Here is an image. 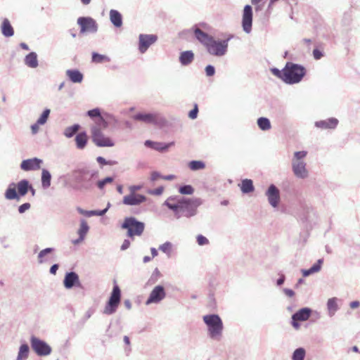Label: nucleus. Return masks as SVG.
Here are the masks:
<instances>
[{
  "mask_svg": "<svg viewBox=\"0 0 360 360\" xmlns=\"http://www.w3.org/2000/svg\"><path fill=\"white\" fill-rule=\"evenodd\" d=\"M202 204L200 198H186L184 197H169L164 205L173 211L174 216L191 217L196 214L198 207Z\"/></svg>",
  "mask_w": 360,
  "mask_h": 360,
  "instance_id": "nucleus-1",
  "label": "nucleus"
},
{
  "mask_svg": "<svg viewBox=\"0 0 360 360\" xmlns=\"http://www.w3.org/2000/svg\"><path fill=\"white\" fill-rule=\"evenodd\" d=\"M105 120H100L98 124H94L91 127V137L93 143L98 147H112L115 145L113 140L105 136L102 130L108 127Z\"/></svg>",
  "mask_w": 360,
  "mask_h": 360,
  "instance_id": "nucleus-2",
  "label": "nucleus"
},
{
  "mask_svg": "<svg viewBox=\"0 0 360 360\" xmlns=\"http://www.w3.org/2000/svg\"><path fill=\"white\" fill-rule=\"evenodd\" d=\"M305 75V69L299 65L287 63L283 68V82L295 84L301 81Z\"/></svg>",
  "mask_w": 360,
  "mask_h": 360,
  "instance_id": "nucleus-3",
  "label": "nucleus"
},
{
  "mask_svg": "<svg viewBox=\"0 0 360 360\" xmlns=\"http://www.w3.org/2000/svg\"><path fill=\"white\" fill-rule=\"evenodd\" d=\"M203 321L207 326L210 336L212 338L219 339L222 334L223 322L217 314L205 315Z\"/></svg>",
  "mask_w": 360,
  "mask_h": 360,
  "instance_id": "nucleus-4",
  "label": "nucleus"
},
{
  "mask_svg": "<svg viewBox=\"0 0 360 360\" xmlns=\"http://www.w3.org/2000/svg\"><path fill=\"white\" fill-rule=\"evenodd\" d=\"M29 182L27 180H22L15 184L9 186L6 191L5 196L8 200L18 199V195L24 196L29 190Z\"/></svg>",
  "mask_w": 360,
  "mask_h": 360,
  "instance_id": "nucleus-5",
  "label": "nucleus"
},
{
  "mask_svg": "<svg viewBox=\"0 0 360 360\" xmlns=\"http://www.w3.org/2000/svg\"><path fill=\"white\" fill-rule=\"evenodd\" d=\"M121 290L117 285H115L112 288L109 300L105 304L103 314L110 315L114 314L120 303Z\"/></svg>",
  "mask_w": 360,
  "mask_h": 360,
  "instance_id": "nucleus-6",
  "label": "nucleus"
},
{
  "mask_svg": "<svg viewBox=\"0 0 360 360\" xmlns=\"http://www.w3.org/2000/svg\"><path fill=\"white\" fill-rule=\"evenodd\" d=\"M122 228L127 229L128 236L132 238L134 236H140L142 234L144 230V224L142 222L136 221L134 217H129L124 219Z\"/></svg>",
  "mask_w": 360,
  "mask_h": 360,
  "instance_id": "nucleus-7",
  "label": "nucleus"
},
{
  "mask_svg": "<svg viewBox=\"0 0 360 360\" xmlns=\"http://www.w3.org/2000/svg\"><path fill=\"white\" fill-rule=\"evenodd\" d=\"M227 41H215L213 37L207 44L206 48L210 54L215 56H222L226 51Z\"/></svg>",
  "mask_w": 360,
  "mask_h": 360,
  "instance_id": "nucleus-8",
  "label": "nucleus"
},
{
  "mask_svg": "<svg viewBox=\"0 0 360 360\" xmlns=\"http://www.w3.org/2000/svg\"><path fill=\"white\" fill-rule=\"evenodd\" d=\"M129 194L124 195L122 199V203L129 206H137L144 203L147 200V197L144 195L129 191Z\"/></svg>",
  "mask_w": 360,
  "mask_h": 360,
  "instance_id": "nucleus-9",
  "label": "nucleus"
},
{
  "mask_svg": "<svg viewBox=\"0 0 360 360\" xmlns=\"http://www.w3.org/2000/svg\"><path fill=\"white\" fill-rule=\"evenodd\" d=\"M77 23L81 27V33L96 32L97 31V23L95 20L90 17H80L77 19Z\"/></svg>",
  "mask_w": 360,
  "mask_h": 360,
  "instance_id": "nucleus-10",
  "label": "nucleus"
},
{
  "mask_svg": "<svg viewBox=\"0 0 360 360\" xmlns=\"http://www.w3.org/2000/svg\"><path fill=\"white\" fill-rule=\"evenodd\" d=\"M31 345L33 350L39 356L48 355L51 352V347L46 342L35 337L31 338Z\"/></svg>",
  "mask_w": 360,
  "mask_h": 360,
  "instance_id": "nucleus-11",
  "label": "nucleus"
},
{
  "mask_svg": "<svg viewBox=\"0 0 360 360\" xmlns=\"http://www.w3.org/2000/svg\"><path fill=\"white\" fill-rule=\"evenodd\" d=\"M139 39V49L141 53H143L158 40V37L155 34H140Z\"/></svg>",
  "mask_w": 360,
  "mask_h": 360,
  "instance_id": "nucleus-12",
  "label": "nucleus"
},
{
  "mask_svg": "<svg viewBox=\"0 0 360 360\" xmlns=\"http://www.w3.org/2000/svg\"><path fill=\"white\" fill-rule=\"evenodd\" d=\"M252 9L250 5H246L244 7L243 13L242 26L243 30L250 33L252 30Z\"/></svg>",
  "mask_w": 360,
  "mask_h": 360,
  "instance_id": "nucleus-13",
  "label": "nucleus"
},
{
  "mask_svg": "<svg viewBox=\"0 0 360 360\" xmlns=\"http://www.w3.org/2000/svg\"><path fill=\"white\" fill-rule=\"evenodd\" d=\"M165 295L166 293L164 287L162 285H157L151 291L146 303V304L158 303L163 300Z\"/></svg>",
  "mask_w": 360,
  "mask_h": 360,
  "instance_id": "nucleus-14",
  "label": "nucleus"
},
{
  "mask_svg": "<svg viewBox=\"0 0 360 360\" xmlns=\"http://www.w3.org/2000/svg\"><path fill=\"white\" fill-rule=\"evenodd\" d=\"M311 315V310L307 308H303L292 315V325L295 329L300 328L298 321H307Z\"/></svg>",
  "mask_w": 360,
  "mask_h": 360,
  "instance_id": "nucleus-15",
  "label": "nucleus"
},
{
  "mask_svg": "<svg viewBox=\"0 0 360 360\" xmlns=\"http://www.w3.org/2000/svg\"><path fill=\"white\" fill-rule=\"evenodd\" d=\"M266 195L269 204L272 207H276L278 205L280 202V192L274 185L272 184L269 187L266 192Z\"/></svg>",
  "mask_w": 360,
  "mask_h": 360,
  "instance_id": "nucleus-16",
  "label": "nucleus"
},
{
  "mask_svg": "<svg viewBox=\"0 0 360 360\" xmlns=\"http://www.w3.org/2000/svg\"><path fill=\"white\" fill-rule=\"evenodd\" d=\"M42 160L34 158L23 160L20 164V168L24 171L37 170L40 169Z\"/></svg>",
  "mask_w": 360,
  "mask_h": 360,
  "instance_id": "nucleus-17",
  "label": "nucleus"
},
{
  "mask_svg": "<svg viewBox=\"0 0 360 360\" xmlns=\"http://www.w3.org/2000/svg\"><path fill=\"white\" fill-rule=\"evenodd\" d=\"M292 170L298 178L304 179L308 176L306 163L304 161L292 162Z\"/></svg>",
  "mask_w": 360,
  "mask_h": 360,
  "instance_id": "nucleus-18",
  "label": "nucleus"
},
{
  "mask_svg": "<svg viewBox=\"0 0 360 360\" xmlns=\"http://www.w3.org/2000/svg\"><path fill=\"white\" fill-rule=\"evenodd\" d=\"M63 283L65 287L68 289L71 288L74 285L82 287L81 283L79 280V276L75 272L68 273L65 276Z\"/></svg>",
  "mask_w": 360,
  "mask_h": 360,
  "instance_id": "nucleus-19",
  "label": "nucleus"
},
{
  "mask_svg": "<svg viewBox=\"0 0 360 360\" xmlns=\"http://www.w3.org/2000/svg\"><path fill=\"white\" fill-rule=\"evenodd\" d=\"M134 119L139 121H142L147 124H156L158 121V116L156 114H143L139 113L134 116Z\"/></svg>",
  "mask_w": 360,
  "mask_h": 360,
  "instance_id": "nucleus-20",
  "label": "nucleus"
},
{
  "mask_svg": "<svg viewBox=\"0 0 360 360\" xmlns=\"http://www.w3.org/2000/svg\"><path fill=\"white\" fill-rule=\"evenodd\" d=\"M174 145V142H170L169 143H164L161 142H155L150 140L145 141V146L151 148L154 150L163 152L166 151L170 146Z\"/></svg>",
  "mask_w": 360,
  "mask_h": 360,
  "instance_id": "nucleus-21",
  "label": "nucleus"
},
{
  "mask_svg": "<svg viewBox=\"0 0 360 360\" xmlns=\"http://www.w3.org/2000/svg\"><path fill=\"white\" fill-rule=\"evenodd\" d=\"M338 124V120L336 118H329L326 120H321L316 122L315 125L321 129H335Z\"/></svg>",
  "mask_w": 360,
  "mask_h": 360,
  "instance_id": "nucleus-22",
  "label": "nucleus"
},
{
  "mask_svg": "<svg viewBox=\"0 0 360 360\" xmlns=\"http://www.w3.org/2000/svg\"><path fill=\"white\" fill-rule=\"evenodd\" d=\"M195 37L205 46L211 41L212 37L202 32L200 29L196 27L194 29Z\"/></svg>",
  "mask_w": 360,
  "mask_h": 360,
  "instance_id": "nucleus-23",
  "label": "nucleus"
},
{
  "mask_svg": "<svg viewBox=\"0 0 360 360\" xmlns=\"http://www.w3.org/2000/svg\"><path fill=\"white\" fill-rule=\"evenodd\" d=\"M76 146L78 149H84L88 142V136L85 131L77 134L75 136Z\"/></svg>",
  "mask_w": 360,
  "mask_h": 360,
  "instance_id": "nucleus-24",
  "label": "nucleus"
},
{
  "mask_svg": "<svg viewBox=\"0 0 360 360\" xmlns=\"http://www.w3.org/2000/svg\"><path fill=\"white\" fill-rule=\"evenodd\" d=\"M66 75L74 83H80L83 79V75L77 70H68Z\"/></svg>",
  "mask_w": 360,
  "mask_h": 360,
  "instance_id": "nucleus-25",
  "label": "nucleus"
},
{
  "mask_svg": "<svg viewBox=\"0 0 360 360\" xmlns=\"http://www.w3.org/2000/svg\"><path fill=\"white\" fill-rule=\"evenodd\" d=\"M1 30L2 34L5 37H9L14 34L13 28L7 18L4 19L1 24Z\"/></svg>",
  "mask_w": 360,
  "mask_h": 360,
  "instance_id": "nucleus-26",
  "label": "nucleus"
},
{
  "mask_svg": "<svg viewBox=\"0 0 360 360\" xmlns=\"http://www.w3.org/2000/svg\"><path fill=\"white\" fill-rule=\"evenodd\" d=\"M110 19L115 27H120L122 25V15L117 11L111 10L110 11Z\"/></svg>",
  "mask_w": 360,
  "mask_h": 360,
  "instance_id": "nucleus-27",
  "label": "nucleus"
},
{
  "mask_svg": "<svg viewBox=\"0 0 360 360\" xmlns=\"http://www.w3.org/2000/svg\"><path fill=\"white\" fill-rule=\"evenodd\" d=\"M194 59V54L191 51H184L179 56L180 63L183 65L190 64Z\"/></svg>",
  "mask_w": 360,
  "mask_h": 360,
  "instance_id": "nucleus-28",
  "label": "nucleus"
},
{
  "mask_svg": "<svg viewBox=\"0 0 360 360\" xmlns=\"http://www.w3.org/2000/svg\"><path fill=\"white\" fill-rule=\"evenodd\" d=\"M239 186L243 193H248L254 191L253 183L250 179L243 180Z\"/></svg>",
  "mask_w": 360,
  "mask_h": 360,
  "instance_id": "nucleus-29",
  "label": "nucleus"
},
{
  "mask_svg": "<svg viewBox=\"0 0 360 360\" xmlns=\"http://www.w3.org/2000/svg\"><path fill=\"white\" fill-rule=\"evenodd\" d=\"M25 64L30 68H36L38 65L37 54L34 52L29 53L25 59Z\"/></svg>",
  "mask_w": 360,
  "mask_h": 360,
  "instance_id": "nucleus-30",
  "label": "nucleus"
},
{
  "mask_svg": "<svg viewBox=\"0 0 360 360\" xmlns=\"http://www.w3.org/2000/svg\"><path fill=\"white\" fill-rule=\"evenodd\" d=\"M322 264V260H318L317 263L314 264L309 269H302V273L303 276L306 277L309 276L311 274L318 272L321 269V266Z\"/></svg>",
  "mask_w": 360,
  "mask_h": 360,
  "instance_id": "nucleus-31",
  "label": "nucleus"
},
{
  "mask_svg": "<svg viewBox=\"0 0 360 360\" xmlns=\"http://www.w3.org/2000/svg\"><path fill=\"white\" fill-rule=\"evenodd\" d=\"M87 115L91 117L95 118L94 120V124H98L100 122L101 119L105 120L101 115L100 110L98 108H95L93 110H90L87 112Z\"/></svg>",
  "mask_w": 360,
  "mask_h": 360,
  "instance_id": "nucleus-32",
  "label": "nucleus"
},
{
  "mask_svg": "<svg viewBox=\"0 0 360 360\" xmlns=\"http://www.w3.org/2000/svg\"><path fill=\"white\" fill-rule=\"evenodd\" d=\"M51 176L49 171L43 169L41 172V184L44 188H48L51 185Z\"/></svg>",
  "mask_w": 360,
  "mask_h": 360,
  "instance_id": "nucleus-33",
  "label": "nucleus"
},
{
  "mask_svg": "<svg viewBox=\"0 0 360 360\" xmlns=\"http://www.w3.org/2000/svg\"><path fill=\"white\" fill-rule=\"evenodd\" d=\"M79 129L80 126L77 124L68 127L65 129L64 135L68 138H70L73 136Z\"/></svg>",
  "mask_w": 360,
  "mask_h": 360,
  "instance_id": "nucleus-34",
  "label": "nucleus"
},
{
  "mask_svg": "<svg viewBox=\"0 0 360 360\" xmlns=\"http://www.w3.org/2000/svg\"><path fill=\"white\" fill-rule=\"evenodd\" d=\"M110 61V58L105 55H101L97 53H93L92 54V62L96 63H101L104 62Z\"/></svg>",
  "mask_w": 360,
  "mask_h": 360,
  "instance_id": "nucleus-35",
  "label": "nucleus"
},
{
  "mask_svg": "<svg viewBox=\"0 0 360 360\" xmlns=\"http://www.w3.org/2000/svg\"><path fill=\"white\" fill-rule=\"evenodd\" d=\"M29 354V347L27 345H22L20 347L18 360H22L23 359H26L28 356Z\"/></svg>",
  "mask_w": 360,
  "mask_h": 360,
  "instance_id": "nucleus-36",
  "label": "nucleus"
},
{
  "mask_svg": "<svg viewBox=\"0 0 360 360\" xmlns=\"http://www.w3.org/2000/svg\"><path fill=\"white\" fill-rule=\"evenodd\" d=\"M259 127L262 130H268L271 128L269 120L265 117H260L257 120Z\"/></svg>",
  "mask_w": 360,
  "mask_h": 360,
  "instance_id": "nucleus-37",
  "label": "nucleus"
},
{
  "mask_svg": "<svg viewBox=\"0 0 360 360\" xmlns=\"http://www.w3.org/2000/svg\"><path fill=\"white\" fill-rule=\"evenodd\" d=\"M189 168L191 170H198L204 169L205 165L202 161L193 160L189 162Z\"/></svg>",
  "mask_w": 360,
  "mask_h": 360,
  "instance_id": "nucleus-38",
  "label": "nucleus"
},
{
  "mask_svg": "<svg viewBox=\"0 0 360 360\" xmlns=\"http://www.w3.org/2000/svg\"><path fill=\"white\" fill-rule=\"evenodd\" d=\"M305 356V350L303 348L295 349L292 355V360H304Z\"/></svg>",
  "mask_w": 360,
  "mask_h": 360,
  "instance_id": "nucleus-39",
  "label": "nucleus"
},
{
  "mask_svg": "<svg viewBox=\"0 0 360 360\" xmlns=\"http://www.w3.org/2000/svg\"><path fill=\"white\" fill-rule=\"evenodd\" d=\"M88 230H89V226H88L87 223L84 220H82L81 222V224H80V227L78 231V233H79L81 239H83V238L87 233Z\"/></svg>",
  "mask_w": 360,
  "mask_h": 360,
  "instance_id": "nucleus-40",
  "label": "nucleus"
},
{
  "mask_svg": "<svg viewBox=\"0 0 360 360\" xmlns=\"http://www.w3.org/2000/svg\"><path fill=\"white\" fill-rule=\"evenodd\" d=\"M328 310L334 313L338 309L337 300L336 298L329 299L327 303Z\"/></svg>",
  "mask_w": 360,
  "mask_h": 360,
  "instance_id": "nucleus-41",
  "label": "nucleus"
},
{
  "mask_svg": "<svg viewBox=\"0 0 360 360\" xmlns=\"http://www.w3.org/2000/svg\"><path fill=\"white\" fill-rule=\"evenodd\" d=\"M194 192L193 188L190 185L181 186L179 193L183 195H191Z\"/></svg>",
  "mask_w": 360,
  "mask_h": 360,
  "instance_id": "nucleus-42",
  "label": "nucleus"
},
{
  "mask_svg": "<svg viewBox=\"0 0 360 360\" xmlns=\"http://www.w3.org/2000/svg\"><path fill=\"white\" fill-rule=\"evenodd\" d=\"M49 114H50V110L46 109L43 112V113L41 114L40 117L38 119V120H37L38 123H39L41 125L45 124L48 120Z\"/></svg>",
  "mask_w": 360,
  "mask_h": 360,
  "instance_id": "nucleus-43",
  "label": "nucleus"
},
{
  "mask_svg": "<svg viewBox=\"0 0 360 360\" xmlns=\"http://www.w3.org/2000/svg\"><path fill=\"white\" fill-rule=\"evenodd\" d=\"M307 154V152L304 150L295 152L294 154V158L292 160V162L302 161V160L306 157Z\"/></svg>",
  "mask_w": 360,
  "mask_h": 360,
  "instance_id": "nucleus-44",
  "label": "nucleus"
},
{
  "mask_svg": "<svg viewBox=\"0 0 360 360\" xmlns=\"http://www.w3.org/2000/svg\"><path fill=\"white\" fill-rule=\"evenodd\" d=\"M113 181V178L106 177L103 180L98 181L97 186L100 189H103L106 184H110Z\"/></svg>",
  "mask_w": 360,
  "mask_h": 360,
  "instance_id": "nucleus-45",
  "label": "nucleus"
},
{
  "mask_svg": "<svg viewBox=\"0 0 360 360\" xmlns=\"http://www.w3.org/2000/svg\"><path fill=\"white\" fill-rule=\"evenodd\" d=\"M159 249L167 254H169L172 251V244L169 242H166L160 245Z\"/></svg>",
  "mask_w": 360,
  "mask_h": 360,
  "instance_id": "nucleus-46",
  "label": "nucleus"
},
{
  "mask_svg": "<svg viewBox=\"0 0 360 360\" xmlns=\"http://www.w3.org/2000/svg\"><path fill=\"white\" fill-rule=\"evenodd\" d=\"M52 249L51 248H46L43 250H41L39 253V255H38V259H39V263H43L44 262V257L48 254V253H50L52 252Z\"/></svg>",
  "mask_w": 360,
  "mask_h": 360,
  "instance_id": "nucleus-47",
  "label": "nucleus"
},
{
  "mask_svg": "<svg viewBox=\"0 0 360 360\" xmlns=\"http://www.w3.org/2000/svg\"><path fill=\"white\" fill-rule=\"evenodd\" d=\"M196 239L199 245H207L209 243L208 239L202 235H198Z\"/></svg>",
  "mask_w": 360,
  "mask_h": 360,
  "instance_id": "nucleus-48",
  "label": "nucleus"
},
{
  "mask_svg": "<svg viewBox=\"0 0 360 360\" xmlns=\"http://www.w3.org/2000/svg\"><path fill=\"white\" fill-rule=\"evenodd\" d=\"M198 105L197 104H195L194 105V108L191 110L188 113V117L192 119V120H194L198 116Z\"/></svg>",
  "mask_w": 360,
  "mask_h": 360,
  "instance_id": "nucleus-49",
  "label": "nucleus"
},
{
  "mask_svg": "<svg viewBox=\"0 0 360 360\" xmlns=\"http://www.w3.org/2000/svg\"><path fill=\"white\" fill-rule=\"evenodd\" d=\"M271 72L274 75L276 76L277 77L281 79L283 81V70L281 71L277 68H271Z\"/></svg>",
  "mask_w": 360,
  "mask_h": 360,
  "instance_id": "nucleus-50",
  "label": "nucleus"
},
{
  "mask_svg": "<svg viewBox=\"0 0 360 360\" xmlns=\"http://www.w3.org/2000/svg\"><path fill=\"white\" fill-rule=\"evenodd\" d=\"M163 190H164L163 187L161 186V187L157 188L154 190L149 191L148 193L151 194V195H160L162 193Z\"/></svg>",
  "mask_w": 360,
  "mask_h": 360,
  "instance_id": "nucleus-51",
  "label": "nucleus"
},
{
  "mask_svg": "<svg viewBox=\"0 0 360 360\" xmlns=\"http://www.w3.org/2000/svg\"><path fill=\"white\" fill-rule=\"evenodd\" d=\"M205 72L209 77L214 75L215 72L214 68L212 65H207L205 68Z\"/></svg>",
  "mask_w": 360,
  "mask_h": 360,
  "instance_id": "nucleus-52",
  "label": "nucleus"
},
{
  "mask_svg": "<svg viewBox=\"0 0 360 360\" xmlns=\"http://www.w3.org/2000/svg\"><path fill=\"white\" fill-rule=\"evenodd\" d=\"M30 204L28 203V202H26V203H24L22 205H21L19 208H18V211L20 213H23L25 212L26 210H27L28 209H30Z\"/></svg>",
  "mask_w": 360,
  "mask_h": 360,
  "instance_id": "nucleus-53",
  "label": "nucleus"
},
{
  "mask_svg": "<svg viewBox=\"0 0 360 360\" xmlns=\"http://www.w3.org/2000/svg\"><path fill=\"white\" fill-rule=\"evenodd\" d=\"M143 188L141 185H131L128 187L129 191L136 193Z\"/></svg>",
  "mask_w": 360,
  "mask_h": 360,
  "instance_id": "nucleus-54",
  "label": "nucleus"
},
{
  "mask_svg": "<svg viewBox=\"0 0 360 360\" xmlns=\"http://www.w3.org/2000/svg\"><path fill=\"white\" fill-rule=\"evenodd\" d=\"M313 56L316 60H319L323 56V53L320 50L315 49L313 51Z\"/></svg>",
  "mask_w": 360,
  "mask_h": 360,
  "instance_id": "nucleus-55",
  "label": "nucleus"
},
{
  "mask_svg": "<svg viewBox=\"0 0 360 360\" xmlns=\"http://www.w3.org/2000/svg\"><path fill=\"white\" fill-rule=\"evenodd\" d=\"M96 160L101 165H112L110 162H107L104 158L101 156L98 157Z\"/></svg>",
  "mask_w": 360,
  "mask_h": 360,
  "instance_id": "nucleus-56",
  "label": "nucleus"
},
{
  "mask_svg": "<svg viewBox=\"0 0 360 360\" xmlns=\"http://www.w3.org/2000/svg\"><path fill=\"white\" fill-rule=\"evenodd\" d=\"M162 176H160V174L157 172H153L150 174V180L152 181H155L158 180L160 178H162Z\"/></svg>",
  "mask_w": 360,
  "mask_h": 360,
  "instance_id": "nucleus-57",
  "label": "nucleus"
},
{
  "mask_svg": "<svg viewBox=\"0 0 360 360\" xmlns=\"http://www.w3.org/2000/svg\"><path fill=\"white\" fill-rule=\"evenodd\" d=\"M39 125H40V124L38 123V122H37L35 124L32 125L31 129H32V132L33 134H35L38 132V131L39 129Z\"/></svg>",
  "mask_w": 360,
  "mask_h": 360,
  "instance_id": "nucleus-58",
  "label": "nucleus"
},
{
  "mask_svg": "<svg viewBox=\"0 0 360 360\" xmlns=\"http://www.w3.org/2000/svg\"><path fill=\"white\" fill-rule=\"evenodd\" d=\"M130 245V242L128 240H124V241L123 242L122 246H121V249L122 250H124L126 249H127Z\"/></svg>",
  "mask_w": 360,
  "mask_h": 360,
  "instance_id": "nucleus-59",
  "label": "nucleus"
},
{
  "mask_svg": "<svg viewBox=\"0 0 360 360\" xmlns=\"http://www.w3.org/2000/svg\"><path fill=\"white\" fill-rule=\"evenodd\" d=\"M349 305L352 309H356L360 306V302L359 301H353Z\"/></svg>",
  "mask_w": 360,
  "mask_h": 360,
  "instance_id": "nucleus-60",
  "label": "nucleus"
},
{
  "mask_svg": "<svg viewBox=\"0 0 360 360\" xmlns=\"http://www.w3.org/2000/svg\"><path fill=\"white\" fill-rule=\"evenodd\" d=\"M58 269V265L53 264L50 269V273L52 274H56Z\"/></svg>",
  "mask_w": 360,
  "mask_h": 360,
  "instance_id": "nucleus-61",
  "label": "nucleus"
},
{
  "mask_svg": "<svg viewBox=\"0 0 360 360\" xmlns=\"http://www.w3.org/2000/svg\"><path fill=\"white\" fill-rule=\"evenodd\" d=\"M285 293L286 295H288L289 297H292L295 295L294 291L290 289H285Z\"/></svg>",
  "mask_w": 360,
  "mask_h": 360,
  "instance_id": "nucleus-62",
  "label": "nucleus"
},
{
  "mask_svg": "<svg viewBox=\"0 0 360 360\" xmlns=\"http://www.w3.org/2000/svg\"><path fill=\"white\" fill-rule=\"evenodd\" d=\"M162 179H163L165 180H172L174 179V175H168V176H162Z\"/></svg>",
  "mask_w": 360,
  "mask_h": 360,
  "instance_id": "nucleus-63",
  "label": "nucleus"
},
{
  "mask_svg": "<svg viewBox=\"0 0 360 360\" xmlns=\"http://www.w3.org/2000/svg\"><path fill=\"white\" fill-rule=\"evenodd\" d=\"M151 254L153 255V257H155L158 255V251L155 248H151Z\"/></svg>",
  "mask_w": 360,
  "mask_h": 360,
  "instance_id": "nucleus-64",
  "label": "nucleus"
}]
</instances>
